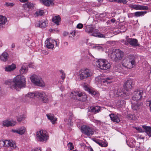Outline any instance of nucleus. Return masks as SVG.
<instances>
[{"mask_svg": "<svg viewBox=\"0 0 151 151\" xmlns=\"http://www.w3.org/2000/svg\"><path fill=\"white\" fill-rule=\"evenodd\" d=\"M68 148L70 150H72L74 148V146L73 144L71 142H69L67 145Z\"/></svg>", "mask_w": 151, "mask_h": 151, "instance_id": "09e8293b", "label": "nucleus"}, {"mask_svg": "<svg viewBox=\"0 0 151 151\" xmlns=\"http://www.w3.org/2000/svg\"><path fill=\"white\" fill-rule=\"evenodd\" d=\"M48 23L47 21L43 20L42 21V22L40 24L39 27L42 28H45L46 27L47 24H48Z\"/></svg>", "mask_w": 151, "mask_h": 151, "instance_id": "4c0bfd02", "label": "nucleus"}, {"mask_svg": "<svg viewBox=\"0 0 151 151\" xmlns=\"http://www.w3.org/2000/svg\"><path fill=\"white\" fill-rule=\"evenodd\" d=\"M93 48H95L96 49L98 50H102V48L101 47V46L99 45H96L95 47H93Z\"/></svg>", "mask_w": 151, "mask_h": 151, "instance_id": "5fc2aeb1", "label": "nucleus"}, {"mask_svg": "<svg viewBox=\"0 0 151 151\" xmlns=\"http://www.w3.org/2000/svg\"><path fill=\"white\" fill-rule=\"evenodd\" d=\"M46 116L48 119L50 120L52 124H54L55 123V122L57 120V118L53 115L51 114H47L46 115Z\"/></svg>", "mask_w": 151, "mask_h": 151, "instance_id": "a878e982", "label": "nucleus"}, {"mask_svg": "<svg viewBox=\"0 0 151 151\" xmlns=\"http://www.w3.org/2000/svg\"><path fill=\"white\" fill-rule=\"evenodd\" d=\"M81 130L82 133L88 136L93 135L94 132V129L88 126L85 125H83L81 126Z\"/></svg>", "mask_w": 151, "mask_h": 151, "instance_id": "1a4fd4ad", "label": "nucleus"}, {"mask_svg": "<svg viewBox=\"0 0 151 151\" xmlns=\"http://www.w3.org/2000/svg\"><path fill=\"white\" fill-rule=\"evenodd\" d=\"M37 139L40 142H46L48 139V132L45 130H42L37 132Z\"/></svg>", "mask_w": 151, "mask_h": 151, "instance_id": "39448f33", "label": "nucleus"}, {"mask_svg": "<svg viewBox=\"0 0 151 151\" xmlns=\"http://www.w3.org/2000/svg\"><path fill=\"white\" fill-rule=\"evenodd\" d=\"M36 95H38L37 97L40 98L42 101L44 103H47L49 101L48 96L43 91H37Z\"/></svg>", "mask_w": 151, "mask_h": 151, "instance_id": "9b49d317", "label": "nucleus"}, {"mask_svg": "<svg viewBox=\"0 0 151 151\" xmlns=\"http://www.w3.org/2000/svg\"><path fill=\"white\" fill-rule=\"evenodd\" d=\"M8 54L6 52H4L0 56V59L1 61H6L8 60Z\"/></svg>", "mask_w": 151, "mask_h": 151, "instance_id": "c756f323", "label": "nucleus"}, {"mask_svg": "<svg viewBox=\"0 0 151 151\" xmlns=\"http://www.w3.org/2000/svg\"><path fill=\"white\" fill-rule=\"evenodd\" d=\"M107 1L111 2H117V0H107Z\"/></svg>", "mask_w": 151, "mask_h": 151, "instance_id": "69168bd1", "label": "nucleus"}, {"mask_svg": "<svg viewBox=\"0 0 151 151\" xmlns=\"http://www.w3.org/2000/svg\"><path fill=\"white\" fill-rule=\"evenodd\" d=\"M94 141L97 144H99V145H100V143L101 142V140H99V139H96V140H94Z\"/></svg>", "mask_w": 151, "mask_h": 151, "instance_id": "052dcab7", "label": "nucleus"}, {"mask_svg": "<svg viewBox=\"0 0 151 151\" xmlns=\"http://www.w3.org/2000/svg\"><path fill=\"white\" fill-rule=\"evenodd\" d=\"M60 74L61 75L60 76L61 78L63 80L65 77V74L63 70H60Z\"/></svg>", "mask_w": 151, "mask_h": 151, "instance_id": "c03bdc74", "label": "nucleus"}, {"mask_svg": "<svg viewBox=\"0 0 151 151\" xmlns=\"http://www.w3.org/2000/svg\"><path fill=\"white\" fill-rule=\"evenodd\" d=\"M93 74V73L90 69L86 68L80 70L78 73L77 76L80 80L85 81L90 78Z\"/></svg>", "mask_w": 151, "mask_h": 151, "instance_id": "f03ea898", "label": "nucleus"}, {"mask_svg": "<svg viewBox=\"0 0 151 151\" xmlns=\"http://www.w3.org/2000/svg\"><path fill=\"white\" fill-rule=\"evenodd\" d=\"M106 15V13H102V14L100 15V17H105Z\"/></svg>", "mask_w": 151, "mask_h": 151, "instance_id": "e2e57ef3", "label": "nucleus"}, {"mask_svg": "<svg viewBox=\"0 0 151 151\" xmlns=\"http://www.w3.org/2000/svg\"><path fill=\"white\" fill-rule=\"evenodd\" d=\"M26 131V128L23 126L18 128L17 129H12V132L17 133L21 135L23 134Z\"/></svg>", "mask_w": 151, "mask_h": 151, "instance_id": "f3484780", "label": "nucleus"}, {"mask_svg": "<svg viewBox=\"0 0 151 151\" xmlns=\"http://www.w3.org/2000/svg\"><path fill=\"white\" fill-rule=\"evenodd\" d=\"M113 77L112 76H109L106 78H104L100 77H98L96 78L95 80L96 81H97L99 83L100 82L101 83H110L112 82V80Z\"/></svg>", "mask_w": 151, "mask_h": 151, "instance_id": "9d476101", "label": "nucleus"}, {"mask_svg": "<svg viewBox=\"0 0 151 151\" xmlns=\"http://www.w3.org/2000/svg\"><path fill=\"white\" fill-rule=\"evenodd\" d=\"M25 118V116L24 115L18 116L17 118V120L19 122H20L21 121L24 119Z\"/></svg>", "mask_w": 151, "mask_h": 151, "instance_id": "37998d69", "label": "nucleus"}, {"mask_svg": "<svg viewBox=\"0 0 151 151\" xmlns=\"http://www.w3.org/2000/svg\"><path fill=\"white\" fill-rule=\"evenodd\" d=\"M128 119L132 120H135L136 119V116L134 114H129L127 116Z\"/></svg>", "mask_w": 151, "mask_h": 151, "instance_id": "a19ab883", "label": "nucleus"}, {"mask_svg": "<svg viewBox=\"0 0 151 151\" xmlns=\"http://www.w3.org/2000/svg\"><path fill=\"white\" fill-rule=\"evenodd\" d=\"M10 140H6L3 142L4 143V146L6 147H8L9 146L10 143Z\"/></svg>", "mask_w": 151, "mask_h": 151, "instance_id": "79ce46f5", "label": "nucleus"}, {"mask_svg": "<svg viewBox=\"0 0 151 151\" xmlns=\"http://www.w3.org/2000/svg\"><path fill=\"white\" fill-rule=\"evenodd\" d=\"M20 1L22 2H25L28 1V0H19Z\"/></svg>", "mask_w": 151, "mask_h": 151, "instance_id": "338daca9", "label": "nucleus"}, {"mask_svg": "<svg viewBox=\"0 0 151 151\" xmlns=\"http://www.w3.org/2000/svg\"><path fill=\"white\" fill-rule=\"evenodd\" d=\"M129 6L131 8L136 10H147L148 9L147 6L140 5L139 4H130Z\"/></svg>", "mask_w": 151, "mask_h": 151, "instance_id": "4468645a", "label": "nucleus"}, {"mask_svg": "<svg viewBox=\"0 0 151 151\" xmlns=\"http://www.w3.org/2000/svg\"><path fill=\"white\" fill-rule=\"evenodd\" d=\"M135 129L139 132H144V131L142 128H140L138 127H135Z\"/></svg>", "mask_w": 151, "mask_h": 151, "instance_id": "864d4df0", "label": "nucleus"}, {"mask_svg": "<svg viewBox=\"0 0 151 151\" xmlns=\"http://www.w3.org/2000/svg\"><path fill=\"white\" fill-rule=\"evenodd\" d=\"M14 5V4L13 3H7L6 2L4 4V5L5 6H13Z\"/></svg>", "mask_w": 151, "mask_h": 151, "instance_id": "de8ad7c7", "label": "nucleus"}, {"mask_svg": "<svg viewBox=\"0 0 151 151\" xmlns=\"http://www.w3.org/2000/svg\"><path fill=\"white\" fill-rule=\"evenodd\" d=\"M122 65L125 68H132L136 65L134 58L133 56L129 55L123 60L122 62Z\"/></svg>", "mask_w": 151, "mask_h": 151, "instance_id": "7ed1b4c3", "label": "nucleus"}, {"mask_svg": "<svg viewBox=\"0 0 151 151\" xmlns=\"http://www.w3.org/2000/svg\"><path fill=\"white\" fill-rule=\"evenodd\" d=\"M111 93H113L114 94V95L116 96H121L122 95L120 89L116 87L113 89L111 91Z\"/></svg>", "mask_w": 151, "mask_h": 151, "instance_id": "5701e85b", "label": "nucleus"}, {"mask_svg": "<svg viewBox=\"0 0 151 151\" xmlns=\"http://www.w3.org/2000/svg\"><path fill=\"white\" fill-rule=\"evenodd\" d=\"M126 104V102L123 100L118 101L117 103V105L119 107H121L124 106Z\"/></svg>", "mask_w": 151, "mask_h": 151, "instance_id": "e433bc0d", "label": "nucleus"}, {"mask_svg": "<svg viewBox=\"0 0 151 151\" xmlns=\"http://www.w3.org/2000/svg\"><path fill=\"white\" fill-rule=\"evenodd\" d=\"M112 60L117 61L121 60L124 56V52L119 49H116L110 55Z\"/></svg>", "mask_w": 151, "mask_h": 151, "instance_id": "423d86ee", "label": "nucleus"}, {"mask_svg": "<svg viewBox=\"0 0 151 151\" xmlns=\"http://www.w3.org/2000/svg\"><path fill=\"white\" fill-rule=\"evenodd\" d=\"M40 2L47 6L50 5H52L53 4V0H40Z\"/></svg>", "mask_w": 151, "mask_h": 151, "instance_id": "cd10ccee", "label": "nucleus"}, {"mask_svg": "<svg viewBox=\"0 0 151 151\" xmlns=\"http://www.w3.org/2000/svg\"><path fill=\"white\" fill-rule=\"evenodd\" d=\"M96 123H97V124L100 125H102L103 124H105L104 122H101L99 120H96Z\"/></svg>", "mask_w": 151, "mask_h": 151, "instance_id": "6e6d98bb", "label": "nucleus"}, {"mask_svg": "<svg viewBox=\"0 0 151 151\" xmlns=\"http://www.w3.org/2000/svg\"><path fill=\"white\" fill-rule=\"evenodd\" d=\"M128 17L129 18H131L134 16V13H129L128 14Z\"/></svg>", "mask_w": 151, "mask_h": 151, "instance_id": "13d9d810", "label": "nucleus"}, {"mask_svg": "<svg viewBox=\"0 0 151 151\" xmlns=\"http://www.w3.org/2000/svg\"><path fill=\"white\" fill-rule=\"evenodd\" d=\"M100 146L101 147H106L107 146L108 144L106 142L101 140Z\"/></svg>", "mask_w": 151, "mask_h": 151, "instance_id": "a18cd8bd", "label": "nucleus"}, {"mask_svg": "<svg viewBox=\"0 0 151 151\" xmlns=\"http://www.w3.org/2000/svg\"><path fill=\"white\" fill-rule=\"evenodd\" d=\"M16 68V66L14 64H12L9 65L5 68V70L6 71L11 72L14 70Z\"/></svg>", "mask_w": 151, "mask_h": 151, "instance_id": "bb28decb", "label": "nucleus"}, {"mask_svg": "<svg viewBox=\"0 0 151 151\" xmlns=\"http://www.w3.org/2000/svg\"><path fill=\"white\" fill-rule=\"evenodd\" d=\"M100 108L98 106H91L89 109L90 111H91L94 114L98 113L100 111Z\"/></svg>", "mask_w": 151, "mask_h": 151, "instance_id": "4be33fe9", "label": "nucleus"}, {"mask_svg": "<svg viewBox=\"0 0 151 151\" xmlns=\"http://www.w3.org/2000/svg\"><path fill=\"white\" fill-rule=\"evenodd\" d=\"M83 88L85 91H87L93 96H98L99 95V93L96 91L93 88H90L88 85L86 84H84Z\"/></svg>", "mask_w": 151, "mask_h": 151, "instance_id": "2eb2a0df", "label": "nucleus"}, {"mask_svg": "<svg viewBox=\"0 0 151 151\" xmlns=\"http://www.w3.org/2000/svg\"><path fill=\"white\" fill-rule=\"evenodd\" d=\"M79 92L78 91H73L70 94V97L71 98L74 99H77L78 95H80Z\"/></svg>", "mask_w": 151, "mask_h": 151, "instance_id": "393cba45", "label": "nucleus"}, {"mask_svg": "<svg viewBox=\"0 0 151 151\" xmlns=\"http://www.w3.org/2000/svg\"><path fill=\"white\" fill-rule=\"evenodd\" d=\"M129 44L133 47L139 46L137 40L134 38H129L127 39L125 43V45H128Z\"/></svg>", "mask_w": 151, "mask_h": 151, "instance_id": "ddd939ff", "label": "nucleus"}, {"mask_svg": "<svg viewBox=\"0 0 151 151\" xmlns=\"http://www.w3.org/2000/svg\"><path fill=\"white\" fill-rule=\"evenodd\" d=\"M15 124V122L14 121L7 120H5L3 122V126L6 127H9L10 126H13Z\"/></svg>", "mask_w": 151, "mask_h": 151, "instance_id": "aec40b11", "label": "nucleus"}, {"mask_svg": "<svg viewBox=\"0 0 151 151\" xmlns=\"http://www.w3.org/2000/svg\"><path fill=\"white\" fill-rule=\"evenodd\" d=\"M24 6L25 7L29 9H32L34 6V4L33 3L31 2H27L25 3Z\"/></svg>", "mask_w": 151, "mask_h": 151, "instance_id": "58836bf2", "label": "nucleus"}, {"mask_svg": "<svg viewBox=\"0 0 151 151\" xmlns=\"http://www.w3.org/2000/svg\"><path fill=\"white\" fill-rule=\"evenodd\" d=\"M83 25L82 24H78L77 25V28L81 29L83 27Z\"/></svg>", "mask_w": 151, "mask_h": 151, "instance_id": "4d7b16f0", "label": "nucleus"}, {"mask_svg": "<svg viewBox=\"0 0 151 151\" xmlns=\"http://www.w3.org/2000/svg\"><path fill=\"white\" fill-rule=\"evenodd\" d=\"M58 39L56 40H53V43L54 45V44L55 43V45L56 46H58L59 45V43L58 42Z\"/></svg>", "mask_w": 151, "mask_h": 151, "instance_id": "603ef678", "label": "nucleus"}, {"mask_svg": "<svg viewBox=\"0 0 151 151\" xmlns=\"http://www.w3.org/2000/svg\"><path fill=\"white\" fill-rule=\"evenodd\" d=\"M79 93L80 95H78L77 99L81 101H85L87 99V95L85 93L81 91L79 92Z\"/></svg>", "mask_w": 151, "mask_h": 151, "instance_id": "412c9836", "label": "nucleus"}, {"mask_svg": "<svg viewBox=\"0 0 151 151\" xmlns=\"http://www.w3.org/2000/svg\"><path fill=\"white\" fill-rule=\"evenodd\" d=\"M122 29H123L124 28V29L122 31H120V32H125L126 30V28L124 26H122V27L121 28V29H122Z\"/></svg>", "mask_w": 151, "mask_h": 151, "instance_id": "680f3d73", "label": "nucleus"}, {"mask_svg": "<svg viewBox=\"0 0 151 151\" xmlns=\"http://www.w3.org/2000/svg\"><path fill=\"white\" fill-rule=\"evenodd\" d=\"M143 128L145 130V132L149 136L151 137V127L145 125L142 126Z\"/></svg>", "mask_w": 151, "mask_h": 151, "instance_id": "7c9ffc66", "label": "nucleus"}, {"mask_svg": "<svg viewBox=\"0 0 151 151\" xmlns=\"http://www.w3.org/2000/svg\"><path fill=\"white\" fill-rule=\"evenodd\" d=\"M111 120L114 122L118 123L120 121L119 115L118 114H110L109 115Z\"/></svg>", "mask_w": 151, "mask_h": 151, "instance_id": "6ab92c4d", "label": "nucleus"}, {"mask_svg": "<svg viewBox=\"0 0 151 151\" xmlns=\"http://www.w3.org/2000/svg\"><path fill=\"white\" fill-rule=\"evenodd\" d=\"M134 84L132 80L129 79L124 82L123 86L124 88L126 91H129L132 88Z\"/></svg>", "mask_w": 151, "mask_h": 151, "instance_id": "f8f14e48", "label": "nucleus"}, {"mask_svg": "<svg viewBox=\"0 0 151 151\" xmlns=\"http://www.w3.org/2000/svg\"><path fill=\"white\" fill-rule=\"evenodd\" d=\"M143 91L142 90H138L135 91L132 98L133 100L137 101L140 99L142 97Z\"/></svg>", "mask_w": 151, "mask_h": 151, "instance_id": "dca6fc26", "label": "nucleus"}, {"mask_svg": "<svg viewBox=\"0 0 151 151\" xmlns=\"http://www.w3.org/2000/svg\"><path fill=\"white\" fill-rule=\"evenodd\" d=\"M96 62L97 67L101 70H106L110 67V63L106 59H100Z\"/></svg>", "mask_w": 151, "mask_h": 151, "instance_id": "0eeeda50", "label": "nucleus"}, {"mask_svg": "<svg viewBox=\"0 0 151 151\" xmlns=\"http://www.w3.org/2000/svg\"><path fill=\"white\" fill-rule=\"evenodd\" d=\"M147 13V12H137L134 13V16L135 17H139L140 16H142Z\"/></svg>", "mask_w": 151, "mask_h": 151, "instance_id": "f704fd0d", "label": "nucleus"}, {"mask_svg": "<svg viewBox=\"0 0 151 151\" xmlns=\"http://www.w3.org/2000/svg\"><path fill=\"white\" fill-rule=\"evenodd\" d=\"M32 151H41L40 149L39 148H35L34 149H32Z\"/></svg>", "mask_w": 151, "mask_h": 151, "instance_id": "bf43d9fd", "label": "nucleus"}, {"mask_svg": "<svg viewBox=\"0 0 151 151\" xmlns=\"http://www.w3.org/2000/svg\"><path fill=\"white\" fill-rule=\"evenodd\" d=\"M44 14V12L42 10H37L35 13V16L38 17L40 16L43 15Z\"/></svg>", "mask_w": 151, "mask_h": 151, "instance_id": "ea45409f", "label": "nucleus"}, {"mask_svg": "<svg viewBox=\"0 0 151 151\" xmlns=\"http://www.w3.org/2000/svg\"><path fill=\"white\" fill-rule=\"evenodd\" d=\"M31 81L35 84L39 86L43 87L45 84L40 76L34 74L30 77Z\"/></svg>", "mask_w": 151, "mask_h": 151, "instance_id": "6e6552de", "label": "nucleus"}, {"mask_svg": "<svg viewBox=\"0 0 151 151\" xmlns=\"http://www.w3.org/2000/svg\"><path fill=\"white\" fill-rule=\"evenodd\" d=\"M111 22L114 23L116 21L115 19L114 18H113L111 19Z\"/></svg>", "mask_w": 151, "mask_h": 151, "instance_id": "774afa93", "label": "nucleus"}, {"mask_svg": "<svg viewBox=\"0 0 151 151\" xmlns=\"http://www.w3.org/2000/svg\"><path fill=\"white\" fill-rule=\"evenodd\" d=\"M28 67L26 65H23L19 70V72L21 74H23L27 72Z\"/></svg>", "mask_w": 151, "mask_h": 151, "instance_id": "72a5a7b5", "label": "nucleus"}, {"mask_svg": "<svg viewBox=\"0 0 151 151\" xmlns=\"http://www.w3.org/2000/svg\"><path fill=\"white\" fill-rule=\"evenodd\" d=\"M53 40L51 38L47 39L45 41V45L47 48L49 49H52L54 47L53 43Z\"/></svg>", "mask_w": 151, "mask_h": 151, "instance_id": "a211bd4d", "label": "nucleus"}, {"mask_svg": "<svg viewBox=\"0 0 151 151\" xmlns=\"http://www.w3.org/2000/svg\"><path fill=\"white\" fill-rule=\"evenodd\" d=\"M146 105L147 106H149L150 107V109L151 111V99L147 101Z\"/></svg>", "mask_w": 151, "mask_h": 151, "instance_id": "3c124183", "label": "nucleus"}, {"mask_svg": "<svg viewBox=\"0 0 151 151\" xmlns=\"http://www.w3.org/2000/svg\"><path fill=\"white\" fill-rule=\"evenodd\" d=\"M52 21L55 24L57 25H58L60 22L61 18L59 15L55 16L53 17Z\"/></svg>", "mask_w": 151, "mask_h": 151, "instance_id": "c85d7f7f", "label": "nucleus"}, {"mask_svg": "<svg viewBox=\"0 0 151 151\" xmlns=\"http://www.w3.org/2000/svg\"><path fill=\"white\" fill-rule=\"evenodd\" d=\"M26 83L25 77L22 75L16 76L12 80L5 82L6 84L9 86L11 88L16 90L18 88L24 87Z\"/></svg>", "mask_w": 151, "mask_h": 151, "instance_id": "f257e3e1", "label": "nucleus"}, {"mask_svg": "<svg viewBox=\"0 0 151 151\" xmlns=\"http://www.w3.org/2000/svg\"><path fill=\"white\" fill-rule=\"evenodd\" d=\"M132 108L134 111H137L140 108V106L138 104H132Z\"/></svg>", "mask_w": 151, "mask_h": 151, "instance_id": "473e14b6", "label": "nucleus"}, {"mask_svg": "<svg viewBox=\"0 0 151 151\" xmlns=\"http://www.w3.org/2000/svg\"><path fill=\"white\" fill-rule=\"evenodd\" d=\"M37 93V92H35V93L33 92H30L29 93L27 94L26 95L25 97H29L30 98H33L34 97H37L38 95H36V93Z\"/></svg>", "mask_w": 151, "mask_h": 151, "instance_id": "c9c22d12", "label": "nucleus"}, {"mask_svg": "<svg viewBox=\"0 0 151 151\" xmlns=\"http://www.w3.org/2000/svg\"><path fill=\"white\" fill-rule=\"evenodd\" d=\"M85 30L87 32L91 33V36L98 37H105V35L99 32L98 29H95L91 26L86 27Z\"/></svg>", "mask_w": 151, "mask_h": 151, "instance_id": "20e7f679", "label": "nucleus"}, {"mask_svg": "<svg viewBox=\"0 0 151 151\" xmlns=\"http://www.w3.org/2000/svg\"><path fill=\"white\" fill-rule=\"evenodd\" d=\"M71 119H70L67 120V119H66L65 120V122H67V123L69 124L71 122Z\"/></svg>", "mask_w": 151, "mask_h": 151, "instance_id": "0e129e2a", "label": "nucleus"}, {"mask_svg": "<svg viewBox=\"0 0 151 151\" xmlns=\"http://www.w3.org/2000/svg\"><path fill=\"white\" fill-rule=\"evenodd\" d=\"M127 145L130 147H132L135 143V140L132 138H129L128 140L126 141Z\"/></svg>", "mask_w": 151, "mask_h": 151, "instance_id": "2f4dec72", "label": "nucleus"}, {"mask_svg": "<svg viewBox=\"0 0 151 151\" xmlns=\"http://www.w3.org/2000/svg\"><path fill=\"white\" fill-rule=\"evenodd\" d=\"M9 146L13 147L14 149H16L17 147L14 142L10 141Z\"/></svg>", "mask_w": 151, "mask_h": 151, "instance_id": "49530a36", "label": "nucleus"}, {"mask_svg": "<svg viewBox=\"0 0 151 151\" xmlns=\"http://www.w3.org/2000/svg\"><path fill=\"white\" fill-rule=\"evenodd\" d=\"M117 3L120 4H126L127 3V1L126 0H117Z\"/></svg>", "mask_w": 151, "mask_h": 151, "instance_id": "8fccbe9b", "label": "nucleus"}, {"mask_svg": "<svg viewBox=\"0 0 151 151\" xmlns=\"http://www.w3.org/2000/svg\"><path fill=\"white\" fill-rule=\"evenodd\" d=\"M7 21V18L2 16H0V28H2L4 25V24Z\"/></svg>", "mask_w": 151, "mask_h": 151, "instance_id": "b1692460", "label": "nucleus"}]
</instances>
